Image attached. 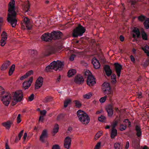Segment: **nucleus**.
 Masks as SVG:
<instances>
[{
    "instance_id": "nucleus-1",
    "label": "nucleus",
    "mask_w": 149,
    "mask_h": 149,
    "mask_svg": "<svg viewBox=\"0 0 149 149\" xmlns=\"http://www.w3.org/2000/svg\"><path fill=\"white\" fill-rule=\"evenodd\" d=\"M15 1L10 0L8 5L7 20L12 26L14 28L16 26L17 20L16 19L17 13L15 11Z\"/></svg>"
},
{
    "instance_id": "nucleus-2",
    "label": "nucleus",
    "mask_w": 149,
    "mask_h": 149,
    "mask_svg": "<svg viewBox=\"0 0 149 149\" xmlns=\"http://www.w3.org/2000/svg\"><path fill=\"white\" fill-rule=\"evenodd\" d=\"M63 65V63L60 61H57L56 62L54 61L46 67L45 71L47 72L52 69H54L56 71L57 70H61L62 69Z\"/></svg>"
},
{
    "instance_id": "nucleus-3",
    "label": "nucleus",
    "mask_w": 149,
    "mask_h": 149,
    "mask_svg": "<svg viewBox=\"0 0 149 149\" xmlns=\"http://www.w3.org/2000/svg\"><path fill=\"white\" fill-rule=\"evenodd\" d=\"M77 116L79 120L83 124L87 125L90 122V118L88 114L84 111L81 110L77 112Z\"/></svg>"
},
{
    "instance_id": "nucleus-4",
    "label": "nucleus",
    "mask_w": 149,
    "mask_h": 149,
    "mask_svg": "<svg viewBox=\"0 0 149 149\" xmlns=\"http://www.w3.org/2000/svg\"><path fill=\"white\" fill-rule=\"evenodd\" d=\"M85 31V28L80 24H79L73 30L72 33V36L74 38H77L78 36H81Z\"/></svg>"
},
{
    "instance_id": "nucleus-5",
    "label": "nucleus",
    "mask_w": 149,
    "mask_h": 149,
    "mask_svg": "<svg viewBox=\"0 0 149 149\" xmlns=\"http://www.w3.org/2000/svg\"><path fill=\"white\" fill-rule=\"evenodd\" d=\"M29 19L27 17L24 18L23 22L21 23L22 29L25 30L26 29L28 30H30L32 28Z\"/></svg>"
},
{
    "instance_id": "nucleus-6",
    "label": "nucleus",
    "mask_w": 149,
    "mask_h": 149,
    "mask_svg": "<svg viewBox=\"0 0 149 149\" xmlns=\"http://www.w3.org/2000/svg\"><path fill=\"white\" fill-rule=\"evenodd\" d=\"M1 97V100L3 104L5 105L8 106L11 98V94L7 92L5 95H3Z\"/></svg>"
},
{
    "instance_id": "nucleus-7",
    "label": "nucleus",
    "mask_w": 149,
    "mask_h": 149,
    "mask_svg": "<svg viewBox=\"0 0 149 149\" xmlns=\"http://www.w3.org/2000/svg\"><path fill=\"white\" fill-rule=\"evenodd\" d=\"M52 40H56L61 39L63 37V33L58 31H53L50 33Z\"/></svg>"
},
{
    "instance_id": "nucleus-8",
    "label": "nucleus",
    "mask_w": 149,
    "mask_h": 149,
    "mask_svg": "<svg viewBox=\"0 0 149 149\" xmlns=\"http://www.w3.org/2000/svg\"><path fill=\"white\" fill-rule=\"evenodd\" d=\"M23 93L22 90H17L14 93L13 97L17 102H20L23 99Z\"/></svg>"
},
{
    "instance_id": "nucleus-9",
    "label": "nucleus",
    "mask_w": 149,
    "mask_h": 149,
    "mask_svg": "<svg viewBox=\"0 0 149 149\" xmlns=\"http://www.w3.org/2000/svg\"><path fill=\"white\" fill-rule=\"evenodd\" d=\"M56 52V50L54 47H49L43 52L42 54L44 56H47L55 53Z\"/></svg>"
},
{
    "instance_id": "nucleus-10",
    "label": "nucleus",
    "mask_w": 149,
    "mask_h": 149,
    "mask_svg": "<svg viewBox=\"0 0 149 149\" xmlns=\"http://www.w3.org/2000/svg\"><path fill=\"white\" fill-rule=\"evenodd\" d=\"M86 82L87 84L90 87L93 86L96 83L95 79L93 75L87 77Z\"/></svg>"
},
{
    "instance_id": "nucleus-11",
    "label": "nucleus",
    "mask_w": 149,
    "mask_h": 149,
    "mask_svg": "<svg viewBox=\"0 0 149 149\" xmlns=\"http://www.w3.org/2000/svg\"><path fill=\"white\" fill-rule=\"evenodd\" d=\"M113 65L116 73L117 76L119 77L120 76L121 70L122 69V66L118 63H115Z\"/></svg>"
},
{
    "instance_id": "nucleus-12",
    "label": "nucleus",
    "mask_w": 149,
    "mask_h": 149,
    "mask_svg": "<svg viewBox=\"0 0 149 149\" xmlns=\"http://www.w3.org/2000/svg\"><path fill=\"white\" fill-rule=\"evenodd\" d=\"M41 38L42 40L46 42H50L52 40L51 34L49 33L43 34L41 36Z\"/></svg>"
},
{
    "instance_id": "nucleus-13",
    "label": "nucleus",
    "mask_w": 149,
    "mask_h": 149,
    "mask_svg": "<svg viewBox=\"0 0 149 149\" xmlns=\"http://www.w3.org/2000/svg\"><path fill=\"white\" fill-rule=\"evenodd\" d=\"M43 78L41 77H39L36 80L35 84V89L40 88L43 84Z\"/></svg>"
},
{
    "instance_id": "nucleus-14",
    "label": "nucleus",
    "mask_w": 149,
    "mask_h": 149,
    "mask_svg": "<svg viewBox=\"0 0 149 149\" xmlns=\"http://www.w3.org/2000/svg\"><path fill=\"white\" fill-rule=\"evenodd\" d=\"M84 81L83 77L80 74L76 75L74 79V82L78 84H82Z\"/></svg>"
},
{
    "instance_id": "nucleus-15",
    "label": "nucleus",
    "mask_w": 149,
    "mask_h": 149,
    "mask_svg": "<svg viewBox=\"0 0 149 149\" xmlns=\"http://www.w3.org/2000/svg\"><path fill=\"white\" fill-rule=\"evenodd\" d=\"M33 78L32 77H31L28 80L23 82V86L24 89L25 90L28 89L31 85L33 80Z\"/></svg>"
},
{
    "instance_id": "nucleus-16",
    "label": "nucleus",
    "mask_w": 149,
    "mask_h": 149,
    "mask_svg": "<svg viewBox=\"0 0 149 149\" xmlns=\"http://www.w3.org/2000/svg\"><path fill=\"white\" fill-rule=\"evenodd\" d=\"M71 139L69 136L66 137L64 141V146L66 149H69L71 146Z\"/></svg>"
},
{
    "instance_id": "nucleus-17",
    "label": "nucleus",
    "mask_w": 149,
    "mask_h": 149,
    "mask_svg": "<svg viewBox=\"0 0 149 149\" xmlns=\"http://www.w3.org/2000/svg\"><path fill=\"white\" fill-rule=\"evenodd\" d=\"M106 110L108 116L110 117L112 116L113 114V105L111 104L108 105L106 108Z\"/></svg>"
},
{
    "instance_id": "nucleus-18",
    "label": "nucleus",
    "mask_w": 149,
    "mask_h": 149,
    "mask_svg": "<svg viewBox=\"0 0 149 149\" xmlns=\"http://www.w3.org/2000/svg\"><path fill=\"white\" fill-rule=\"evenodd\" d=\"M48 137L47 131L45 130H43L42 134L40 136L39 140L42 143L45 142L44 139Z\"/></svg>"
},
{
    "instance_id": "nucleus-19",
    "label": "nucleus",
    "mask_w": 149,
    "mask_h": 149,
    "mask_svg": "<svg viewBox=\"0 0 149 149\" xmlns=\"http://www.w3.org/2000/svg\"><path fill=\"white\" fill-rule=\"evenodd\" d=\"M92 63L93 65L94 68L95 69H98L100 68V65L98 61L95 58H94L92 59Z\"/></svg>"
},
{
    "instance_id": "nucleus-20",
    "label": "nucleus",
    "mask_w": 149,
    "mask_h": 149,
    "mask_svg": "<svg viewBox=\"0 0 149 149\" xmlns=\"http://www.w3.org/2000/svg\"><path fill=\"white\" fill-rule=\"evenodd\" d=\"M135 130L136 131V135L137 137H140L142 135V131L140 125H136Z\"/></svg>"
},
{
    "instance_id": "nucleus-21",
    "label": "nucleus",
    "mask_w": 149,
    "mask_h": 149,
    "mask_svg": "<svg viewBox=\"0 0 149 149\" xmlns=\"http://www.w3.org/2000/svg\"><path fill=\"white\" fill-rule=\"evenodd\" d=\"M117 135V130L116 129L111 128L110 132V137L111 139H114Z\"/></svg>"
},
{
    "instance_id": "nucleus-22",
    "label": "nucleus",
    "mask_w": 149,
    "mask_h": 149,
    "mask_svg": "<svg viewBox=\"0 0 149 149\" xmlns=\"http://www.w3.org/2000/svg\"><path fill=\"white\" fill-rule=\"evenodd\" d=\"M103 93L104 95H107L108 97H111L113 95V92L111 91V89L103 90Z\"/></svg>"
},
{
    "instance_id": "nucleus-23",
    "label": "nucleus",
    "mask_w": 149,
    "mask_h": 149,
    "mask_svg": "<svg viewBox=\"0 0 149 149\" xmlns=\"http://www.w3.org/2000/svg\"><path fill=\"white\" fill-rule=\"evenodd\" d=\"M10 63L9 61H6L5 63L2 65L1 67V70H5L10 65Z\"/></svg>"
},
{
    "instance_id": "nucleus-24",
    "label": "nucleus",
    "mask_w": 149,
    "mask_h": 149,
    "mask_svg": "<svg viewBox=\"0 0 149 149\" xmlns=\"http://www.w3.org/2000/svg\"><path fill=\"white\" fill-rule=\"evenodd\" d=\"M12 123L10 121H8L6 122H5L2 123V125L5 127L6 129L9 130L11 126Z\"/></svg>"
},
{
    "instance_id": "nucleus-25",
    "label": "nucleus",
    "mask_w": 149,
    "mask_h": 149,
    "mask_svg": "<svg viewBox=\"0 0 149 149\" xmlns=\"http://www.w3.org/2000/svg\"><path fill=\"white\" fill-rule=\"evenodd\" d=\"M76 73V71L74 69H72L69 70L68 72V76L70 77L74 75Z\"/></svg>"
},
{
    "instance_id": "nucleus-26",
    "label": "nucleus",
    "mask_w": 149,
    "mask_h": 149,
    "mask_svg": "<svg viewBox=\"0 0 149 149\" xmlns=\"http://www.w3.org/2000/svg\"><path fill=\"white\" fill-rule=\"evenodd\" d=\"M132 31L134 33L136 34L138 38H140V33L139 30L138 28L137 27H134Z\"/></svg>"
},
{
    "instance_id": "nucleus-27",
    "label": "nucleus",
    "mask_w": 149,
    "mask_h": 149,
    "mask_svg": "<svg viewBox=\"0 0 149 149\" xmlns=\"http://www.w3.org/2000/svg\"><path fill=\"white\" fill-rule=\"evenodd\" d=\"M103 90L111 89L110 84L108 82H104L102 85Z\"/></svg>"
},
{
    "instance_id": "nucleus-28",
    "label": "nucleus",
    "mask_w": 149,
    "mask_h": 149,
    "mask_svg": "<svg viewBox=\"0 0 149 149\" xmlns=\"http://www.w3.org/2000/svg\"><path fill=\"white\" fill-rule=\"evenodd\" d=\"M73 102L75 103V106L77 108H80L82 105L81 103L78 100H74Z\"/></svg>"
},
{
    "instance_id": "nucleus-29",
    "label": "nucleus",
    "mask_w": 149,
    "mask_h": 149,
    "mask_svg": "<svg viewBox=\"0 0 149 149\" xmlns=\"http://www.w3.org/2000/svg\"><path fill=\"white\" fill-rule=\"evenodd\" d=\"M143 25L146 29H148L149 28V18H147V19L144 21Z\"/></svg>"
},
{
    "instance_id": "nucleus-30",
    "label": "nucleus",
    "mask_w": 149,
    "mask_h": 149,
    "mask_svg": "<svg viewBox=\"0 0 149 149\" xmlns=\"http://www.w3.org/2000/svg\"><path fill=\"white\" fill-rule=\"evenodd\" d=\"M59 130V126L58 124H56L55 125L53 131V134H54L53 135H54Z\"/></svg>"
},
{
    "instance_id": "nucleus-31",
    "label": "nucleus",
    "mask_w": 149,
    "mask_h": 149,
    "mask_svg": "<svg viewBox=\"0 0 149 149\" xmlns=\"http://www.w3.org/2000/svg\"><path fill=\"white\" fill-rule=\"evenodd\" d=\"M142 49L144 51L145 53H146L147 55L149 56V47L148 45H146L144 48H142Z\"/></svg>"
},
{
    "instance_id": "nucleus-32",
    "label": "nucleus",
    "mask_w": 149,
    "mask_h": 149,
    "mask_svg": "<svg viewBox=\"0 0 149 149\" xmlns=\"http://www.w3.org/2000/svg\"><path fill=\"white\" fill-rule=\"evenodd\" d=\"M15 65L14 64H13L11 66L9 71V76L11 75L13 73L15 70Z\"/></svg>"
},
{
    "instance_id": "nucleus-33",
    "label": "nucleus",
    "mask_w": 149,
    "mask_h": 149,
    "mask_svg": "<svg viewBox=\"0 0 149 149\" xmlns=\"http://www.w3.org/2000/svg\"><path fill=\"white\" fill-rule=\"evenodd\" d=\"M141 36L143 40H148V35L144 31L142 32Z\"/></svg>"
},
{
    "instance_id": "nucleus-34",
    "label": "nucleus",
    "mask_w": 149,
    "mask_h": 149,
    "mask_svg": "<svg viewBox=\"0 0 149 149\" xmlns=\"http://www.w3.org/2000/svg\"><path fill=\"white\" fill-rule=\"evenodd\" d=\"M92 96V93L91 92H89L85 95H84L83 97L84 99H90Z\"/></svg>"
},
{
    "instance_id": "nucleus-35",
    "label": "nucleus",
    "mask_w": 149,
    "mask_h": 149,
    "mask_svg": "<svg viewBox=\"0 0 149 149\" xmlns=\"http://www.w3.org/2000/svg\"><path fill=\"white\" fill-rule=\"evenodd\" d=\"M30 5L29 1H28L26 3V5L24 6V10L26 12H27L29 10L30 8Z\"/></svg>"
},
{
    "instance_id": "nucleus-36",
    "label": "nucleus",
    "mask_w": 149,
    "mask_h": 149,
    "mask_svg": "<svg viewBox=\"0 0 149 149\" xmlns=\"http://www.w3.org/2000/svg\"><path fill=\"white\" fill-rule=\"evenodd\" d=\"M53 98L51 96H47L44 99L43 102H47L52 101Z\"/></svg>"
},
{
    "instance_id": "nucleus-37",
    "label": "nucleus",
    "mask_w": 149,
    "mask_h": 149,
    "mask_svg": "<svg viewBox=\"0 0 149 149\" xmlns=\"http://www.w3.org/2000/svg\"><path fill=\"white\" fill-rule=\"evenodd\" d=\"M98 120L100 122H105L106 117L104 116L101 115L100 116L98 117Z\"/></svg>"
},
{
    "instance_id": "nucleus-38",
    "label": "nucleus",
    "mask_w": 149,
    "mask_h": 149,
    "mask_svg": "<svg viewBox=\"0 0 149 149\" xmlns=\"http://www.w3.org/2000/svg\"><path fill=\"white\" fill-rule=\"evenodd\" d=\"M71 102V100L70 99H67L65 100L64 102V107L65 108Z\"/></svg>"
},
{
    "instance_id": "nucleus-39",
    "label": "nucleus",
    "mask_w": 149,
    "mask_h": 149,
    "mask_svg": "<svg viewBox=\"0 0 149 149\" xmlns=\"http://www.w3.org/2000/svg\"><path fill=\"white\" fill-rule=\"evenodd\" d=\"M33 72L32 70H30L27 72L25 75L23 76L24 79L26 78L31 74H33Z\"/></svg>"
},
{
    "instance_id": "nucleus-40",
    "label": "nucleus",
    "mask_w": 149,
    "mask_h": 149,
    "mask_svg": "<svg viewBox=\"0 0 149 149\" xmlns=\"http://www.w3.org/2000/svg\"><path fill=\"white\" fill-rule=\"evenodd\" d=\"M111 78L112 79H113L111 82L112 83H116V75L115 74H112L111 76Z\"/></svg>"
},
{
    "instance_id": "nucleus-41",
    "label": "nucleus",
    "mask_w": 149,
    "mask_h": 149,
    "mask_svg": "<svg viewBox=\"0 0 149 149\" xmlns=\"http://www.w3.org/2000/svg\"><path fill=\"white\" fill-rule=\"evenodd\" d=\"M1 38L7 40V34L5 31H3L1 34Z\"/></svg>"
},
{
    "instance_id": "nucleus-42",
    "label": "nucleus",
    "mask_w": 149,
    "mask_h": 149,
    "mask_svg": "<svg viewBox=\"0 0 149 149\" xmlns=\"http://www.w3.org/2000/svg\"><path fill=\"white\" fill-rule=\"evenodd\" d=\"M145 16L143 15H141L138 17V20L141 22H143L145 20Z\"/></svg>"
},
{
    "instance_id": "nucleus-43",
    "label": "nucleus",
    "mask_w": 149,
    "mask_h": 149,
    "mask_svg": "<svg viewBox=\"0 0 149 149\" xmlns=\"http://www.w3.org/2000/svg\"><path fill=\"white\" fill-rule=\"evenodd\" d=\"M29 52L31 55L33 56L36 55L38 54V52L35 50H29Z\"/></svg>"
},
{
    "instance_id": "nucleus-44",
    "label": "nucleus",
    "mask_w": 149,
    "mask_h": 149,
    "mask_svg": "<svg viewBox=\"0 0 149 149\" xmlns=\"http://www.w3.org/2000/svg\"><path fill=\"white\" fill-rule=\"evenodd\" d=\"M114 147L115 149H120L121 147L120 143L119 142L116 143L114 144Z\"/></svg>"
},
{
    "instance_id": "nucleus-45",
    "label": "nucleus",
    "mask_w": 149,
    "mask_h": 149,
    "mask_svg": "<svg viewBox=\"0 0 149 149\" xmlns=\"http://www.w3.org/2000/svg\"><path fill=\"white\" fill-rule=\"evenodd\" d=\"M91 73L90 71H89V70H86V71L84 73V75L85 77L87 76V77L89 76H92V75H91Z\"/></svg>"
},
{
    "instance_id": "nucleus-46",
    "label": "nucleus",
    "mask_w": 149,
    "mask_h": 149,
    "mask_svg": "<svg viewBox=\"0 0 149 149\" xmlns=\"http://www.w3.org/2000/svg\"><path fill=\"white\" fill-rule=\"evenodd\" d=\"M102 133L100 131L98 132L96 134L95 138L96 139H98L100 137V136L102 135Z\"/></svg>"
},
{
    "instance_id": "nucleus-47",
    "label": "nucleus",
    "mask_w": 149,
    "mask_h": 149,
    "mask_svg": "<svg viewBox=\"0 0 149 149\" xmlns=\"http://www.w3.org/2000/svg\"><path fill=\"white\" fill-rule=\"evenodd\" d=\"M127 128V126L126 125H124L123 124L120 125V130L122 131L125 130Z\"/></svg>"
},
{
    "instance_id": "nucleus-48",
    "label": "nucleus",
    "mask_w": 149,
    "mask_h": 149,
    "mask_svg": "<svg viewBox=\"0 0 149 149\" xmlns=\"http://www.w3.org/2000/svg\"><path fill=\"white\" fill-rule=\"evenodd\" d=\"M107 95H105L104 97H101L99 100L100 102L101 103H103L106 101L107 97Z\"/></svg>"
},
{
    "instance_id": "nucleus-49",
    "label": "nucleus",
    "mask_w": 149,
    "mask_h": 149,
    "mask_svg": "<svg viewBox=\"0 0 149 149\" xmlns=\"http://www.w3.org/2000/svg\"><path fill=\"white\" fill-rule=\"evenodd\" d=\"M6 40L1 38L0 41V45L2 46H4L6 43Z\"/></svg>"
},
{
    "instance_id": "nucleus-50",
    "label": "nucleus",
    "mask_w": 149,
    "mask_h": 149,
    "mask_svg": "<svg viewBox=\"0 0 149 149\" xmlns=\"http://www.w3.org/2000/svg\"><path fill=\"white\" fill-rule=\"evenodd\" d=\"M34 95L33 94H31L28 98V100L29 101H31L34 99Z\"/></svg>"
},
{
    "instance_id": "nucleus-51",
    "label": "nucleus",
    "mask_w": 149,
    "mask_h": 149,
    "mask_svg": "<svg viewBox=\"0 0 149 149\" xmlns=\"http://www.w3.org/2000/svg\"><path fill=\"white\" fill-rule=\"evenodd\" d=\"M101 142H99L97 143L95 146L94 149H100L101 146Z\"/></svg>"
},
{
    "instance_id": "nucleus-52",
    "label": "nucleus",
    "mask_w": 149,
    "mask_h": 149,
    "mask_svg": "<svg viewBox=\"0 0 149 149\" xmlns=\"http://www.w3.org/2000/svg\"><path fill=\"white\" fill-rule=\"evenodd\" d=\"M118 123L117 121H115L113 123L112 125V128L115 129V127Z\"/></svg>"
},
{
    "instance_id": "nucleus-53",
    "label": "nucleus",
    "mask_w": 149,
    "mask_h": 149,
    "mask_svg": "<svg viewBox=\"0 0 149 149\" xmlns=\"http://www.w3.org/2000/svg\"><path fill=\"white\" fill-rule=\"evenodd\" d=\"M105 72L106 74V75L108 77L110 76L112 72V71L111 69H110V70H107V71H106Z\"/></svg>"
},
{
    "instance_id": "nucleus-54",
    "label": "nucleus",
    "mask_w": 149,
    "mask_h": 149,
    "mask_svg": "<svg viewBox=\"0 0 149 149\" xmlns=\"http://www.w3.org/2000/svg\"><path fill=\"white\" fill-rule=\"evenodd\" d=\"M104 69L105 72L111 69L110 67L108 65H105L104 67Z\"/></svg>"
},
{
    "instance_id": "nucleus-55",
    "label": "nucleus",
    "mask_w": 149,
    "mask_h": 149,
    "mask_svg": "<svg viewBox=\"0 0 149 149\" xmlns=\"http://www.w3.org/2000/svg\"><path fill=\"white\" fill-rule=\"evenodd\" d=\"M52 149H60V148L58 145L55 144L53 146Z\"/></svg>"
},
{
    "instance_id": "nucleus-56",
    "label": "nucleus",
    "mask_w": 149,
    "mask_h": 149,
    "mask_svg": "<svg viewBox=\"0 0 149 149\" xmlns=\"http://www.w3.org/2000/svg\"><path fill=\"white\" fill-rule=\"evenodd\" d=\"M76 55L74 54H72L69 58V60L71 61H73L74 60V58L76 57Z\"/></svg>"
},
{
    "instance_id": "nucleus-57",
    "label": "nucleus",
    "mask_w": 149,
    "mask_h": 149,
    "mask_svg": "<svg viewBox=\"0 0 149 149\" xmlns=\"http://www.w3.org/2000/svg\"><path fill=\"white\" fill-rule=\"evenodd\" d=\"M21 115L20 114H19L18 115V116L17 118V122L18 123H20L21 121Z\"/></svg>"
},
{
    "instance_id": "nucleus-58",
    "label": "nucleus",
    "mask_w": 149,
    "mask_h": 149,
    "mask_svg": "<svg viewBox=\"0 0 149 149\" xmlns=\"http://www.w3.org/2000/svg\"><path fill=\"white\" fill-rule=\"evenodd\" d=\"M126 121H127V122L128 123V127H131V122L129 120V119H125L124 120V122H126Z\"/></svg>"
},
{
    "instance_id": "nucleus-59",
    "label": "nucleus",
    "mask_w": 149,
    "mask_h": 149,
    "mask_svg": "<svg viewBox=\"0 0 149 149\" xmlns=\"http://www.w3.org/2000/svg\"><path fill=\"white\" fill-rule=\"evenodd\" d=\"M24 132V130H21L20 133L18 135V137L19 138V139H20L21 138Z\"/></svg>"
},
{
    "instance_id": "nucleus-60",
    "label": "nucleus",
    "mask_w": 149,
    "mask_h": 149,
    "mask_svg": "<svg viewBox=\"0 0 149 149\" xmlns=\"http://www.w3.org/2000/svg\"><path fill=\"white\" fill-rule=\"evenodd\" d=\"M17 102L16 100H15L14 98H13V100L11 104L12 106H14V105H15L17 102Z\"/></svg>"
},
{
    "instance_id": "nucleus-61",
    "label": "nucleus",
    "mask_w": 149,
    "mask_h": 149,
    "mask_svg": "<svg viewBox=\"0 0 149 149\" xmlns=\"http://www.w3.org/2000/svg\"><path fill=\"white\" fill-rule=\"evenodd\" d=\"M64 117L63 115L62 114L58 115L57 116V119L58 120H60L61 118H63Z\"/></svg>"
},
{
    "instance_id": "nucleus-62",
    "label": "nucleus",
    "mask_w": 149,
    "mask_h": 149,
    "mask_svg": "<svg viewBox=\"0 0 149 149\" xmlns=\"http://www.w3.org/2000/svg\"><path fill=\"white\" fill-rule=\"evenodd\" d=\"M47 113V111L45 110H44L43 111H41L40 113L41 115L45 116Z\"/></svg>"
},
{
    "instance_id": "nucleus-63",
    "label": "nucleus",
    "mask_w": 149,
    "mask_h": 149,
    "mask_svg": "<svg viewBox=\"0 0 149 149\" xmlns=\"http://www.w3.org/2000/svg\"><path fill=\"white\" fill-rule=\"evenodd\" d=\"M129 146V143L128 141L126 142V145L125 146V148L126 149H128Z\"/></svg>"
},
{
    "instance_id": "nucleus-64",
    "label": "nucleus",
    "mask_w": 149,
    "mask_h": 149,
    "mask_svg": "<svg viewBox=\"0 0 149 149\" xmlns=\"http://www.w3.org/2000/svg\"><path fill=\"white\" fill-rule=\"evenodd\" d=\"M6 149H10L9 146L8 145V142H6L5 144Z\"/></svg>"
}]
</instances>
